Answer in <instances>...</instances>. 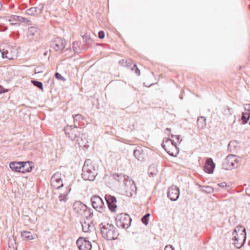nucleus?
I'll use <instances>...</instances> for the list:
<instances>
[{"instance_id":"dca6fc26","label":"nucleus","mask_w":250,"mask_h":250,"mask_svg":"<svg viewBox=\"0 0 250 250\" xmlns=\"http://www.w3.org/2000/svg\"><path fill=\"white\" fill-rule=\"evenodd\" d=\"M215 167V165L213 162L212 159L208 158L205 162L204 170L206 173L208 174H211L213 172Z\"/></svg>"},{"instance_id":"f257e3e1","label":"nucleus","mask_w":250,"mask_h":250,"mask_svg":"<svg viewBox=\"0 0 250 250\" xmlns=\"http://www.w3.org/2000/svg\"><path fill=\"white\" fill-rule=\"evenodd\" d=\"M98 166L92 160L85 161L82 168V177L84 180L93 181L98 174Z\"/></svg>"},{"instance_id":"7ed1b4c3","label":"nucleus","mask_w":250,"mask_h":250,"mask_svg":"<svg viewBox=\"0 0 250 250\" xmlns=\"http://www.w3.org/2000/svg\"><path fill=\"white\" fill-rule=\"evenodd\" d=\"M238 232H241L240 236L237 237L234 235L232 239L234 241L233 244L235 247L240 249L244 245L246 240V230L242 226H238L233 230L232 234H236Z\"/></svg>"},{"instance_id":"aec40b11","label":"nucleus","mask_w":250,"mask_h":250,"mask_svg":"<svg viewBox=\"0 0 250 250\" xmlns=\"http://www.w3.org/2000/svg\"><path fill=\"white\" fill-rule=\"evenodd\" d=\"M21 164L22 165V171H21L22 173L30 172L32 171L34 164L33 162L30 161L21 162Z\"/></svg>"},{"instance_id":"603ef678","label":"nucleus","mask_w":250,"mask_h":250,"mask_svg":"<svg viewBox=\"0 0 250 250\" xmlns=\"http://www.w3.org/2000/svg\"><path fill=\"white\" fill-rule=\"evenodd\" d=\"M150 174L152 176H153L154 175H155L156 174L155 173H152L151 172H150Z\"/></svg>"},{"instance_id":"9d476101","label":"nucleus","mask_w":250,"mask_h":250,"mask_svg":"<svg viewBox=\"0 0 250 250\" xmlns=\"http://www.w3.org/2000/svg\"><path fill=\"white\" fill-rule=\"evenodd\" d=\"M79 250H91L92 244L87 238L80 237L76 241Z\"/></svg>"},{"instance_id":"e433bc0d","label":"nucleus","mask_w":250,"mask_h":250,"mask_svg":"<svg viewBox=\"0 0 250 250\" xmlns=\"http://www.w3.org/2000/svg\"><path fill=\"white\" fill-rule=\"evenodd\" d=\"M19 16L17 15H11L8 20L9 22L19 21Z\"/></svg>"},{"instance_id":"412c9836","label":"nucleus","mask_w":250,"mask_h":250,"mask_svg":"<svg viewBox=\"0 0 250 250\" xmlns=\"http://www.w3.org/2000/svg\"><path fill=\"white\" fill-rule=\"evenodd\" d=\"M134 157L139 161H142L145 157V154L140 146H137L133 151Z\"/></svg>"},{"instance_id":"5701e85b","label":"nucleus","mask_w":250,"mask_h":250,"mask_svg":"<svg viewBox=\"0 0 250 250\" xmlns=\"http://www.w3.org/2000/svg\"><path fill=\"white\" fill-rule=\"evenodd\" d=\"M197 124L198 128L201 130L206 126V118L204 116H200L197 118Z\"/></svg>"},{"instance_id":"39448f33","label":"nucleus","mask_w":250,"mask_h":250,"mask_svg":"<svg viewBox=\"0 0 250 250\" xmlns=\"http://www.w3.org/2000/svg\"><path fill=\"white\" fill-rule=\"evenodd\" d=\"M83 130L82 128L78 127V125L76 124L73 125H67L64 128L66 136L72 141H74L78 135H82Z\"/></svg>"},{"instance_id":"4be33fe9","label":"nucleus","mask_w":250,"mask_h":250,"mask_svg":"<svg viewBox=\"0 0 250 250\" xmlns=\"http://www.w3.org/2000/svg\"><path fill=\"white\" fill-rule=\"evenodd\" d=\"M9 167L12 171L21 173L22 165L21 162H12L9 164Z\"/></svg>"},{"instance_id":"2eb2a0df","label":"nucleus","mask_w":250,"mask_h":250,"mask_svg":"<svg viewBox=\"0 0 250 250\" xmlns=\"http://www.w3.org/2000/svg\"><path fill=\"white\" fill-rule=\"evenodd\" d=\"M241 120L243 125L246 124L250 120V104H246L244 107V110L242 111Z\"/></svg>"},{"instance_id":"b1692460","label":"nucleus","mask_w":250,"mask_h":250,"mask_svg":"<svg viewBox=\"0 0 250 250\" xmlns=\"http://www.w3.org/2000/svg\"><path fill=\"white\" fill-rule=\"evenodd\" d=\"M71 188L69 186L65 188V190L63 193H62L59 196V200L60 201H63L64 202L67 201V196L70 193Z\"/></svg>"},{"instance_id":"0eeeda50","label":"nucleus","mask_w":250,"mask_h":250,"mask_svg":"<svg viewBox=\"0 0 250 250\" xmlns=\"http://www.w3.org/2000/svg\"><path fill=\"white\" fill-rule=\"evenodd\" d=\"M239 157L233 154L229 155L224 161L222 167L226 170H230L238 167L237 164L239 162Z\"/></svg>"},{"instance_id":"c03bdc74","label":"nucleus","mask_w":250,"mask_h":250,"mask_svg":"<svg viewBox=\"0 0 250 250\" xmlns=\"http://www.w3.org/2000/svg\"><path fill=\"white\" fill-rule=\"evenodd\" d=\"M89 45H88L85 43L82 45H81V48H82V52L84 51L89 47Z\"/></svg>"},{"instance_id":"2f4dec72","label":"nucleus","mask_w":250,"mask_h":250,"mask_svg":"<svg viewBox=\"0 0 250 250\" xmlns=\"http://www.w3.org/2000/svg\"><path fill=\"white\" fill-rule=\"evenodd\" d=\"M150 216V214L149 213H146L145 215H144L142 219V223L146 226L148 224L149 222V217Z\"/></svg>"},{"instance_id":"6e6d98bb","label":"nucleus","mask_w":250,"mask_h":250,"mask_svg":"<svg viewBox=\"0 0 250 250\" xmlns=\"http://www.w3.org/2000/svg\"><path fill=\"white\" fill-rule=\"evenodd\" d=\"M16 24H17L16 23H11L12 25H16Z\"/></svg>"},{"instance_id":"393cba45","label":"nucleus","mask_w":250,"mask_h":250,"mask_svg":"<svg viewBox=\"0 0 250 250\" xmlns=\"http://www.w3.org/2000/svg\"><path fill=\"white\" fill-rule=\"evenodd\" d=\"M27 34L29 37H34L40 34L39 29L35 26L30 27L27 31Z\"/></svg>"},{"instance_id":"bb28decb","label":"nucleus","mask_w":250,"mask_h":250,"mask_svg":"<svg viewBox=\"0 0 250 250\" xmlns=\"http://www.w3.org/2000/svg\"><path fill=\"white\" fill-rule=\"evenodd\" d=\"M238 145V143L235 141H230L228 145V150H229L230 152L234 151Z\"/></svg>"},{"instance_id":"f3484780","label":"nucleus","mask_w":250,"mask_h":250,"mask_svg":"<svg viewBox=\"0 0 250 250\" xmlns=\"http://www.w3.org/2000/svg\"><path fill=\"white\" fill-rule=\"evenodd\" d=\"M87 207L80 202H76L73 205V209L74 211L80 215H82Z\"/></svg>"},{"instance_id":"de8ad7c7","label":"nucleus","mask_w":250,"mask_h":250,"mask_svg":"<svg viewBox=\"0 0 250 250\" xmlns=\"http://www.w3.org/2000/svg\"><path fill=\"white\" fill-rule=\"evenodd\" d=\"M7 92V90L3 88V87L0 85V94L2 93H4Z\"/></svg>"},{"instance_id":"3c124183","label":"nucleus","mask_w":250,"mask_h":250,"mask_svg":"<svg viewBox=\"0 0 250 250\" xmlns=\"http://www.w3.org/2000/svg\"><path fill=\"white\" fill-rule=\"evenodd\" d=\"M167 153L170 155V156H174V154H173V153H170L168 151H167Z\"/></svg>"},{"instance_id":"a18cd8bd","label":"nucleus","mask_w":250,"mask_h":250,"mask_svg":"<svg viewBox=\"0 0 250 250\" xmlns=\"http://www.w3.org/2000/svg\"><path fill=\"white\" fill-rule=\"evenodd\" d=\"M171 137L173 138L175 137L176 139L177 140V141L179 142V143H180L182 141V139H180V135H171Z\"/></svg>"},{"instance_id":"c756f323","label":"nucleus","mask_w":250,"mask_h":250,"mask_svg":"<svg viewBox=\"0 0 250 250\" xmlns=\"http://www.w3.org/2000/svg\"><path fill=\"white\" fill-rule=\"evenodd\" d=\"M21 236L29 240H33L34 239L31 232L30 231H24L21 232Z\"/></svg>"},{"instance_id":"72a5a7b5","label":"nucleus","mask_w":250,"mask_h":250,"mask_svg":"<svg viewBox=\"0 0 250 250\" xmlns=\"http://www.w3.org/2000/svg\"><path fill=\"white\" fill-rule=\"evenodd\" d=\"M82 37L84 42L86 43V44L89 45L91 42L92 41V39L90 36V35L86 33Z\"/></svg>"},{"instance_id":"ddd939ff","label":"nucleus","mask_w":250,"mask_h":250,"mask_svg":"<svg viewBox=\"0 0 250 250\" xmlns=\"http://www.w3.org/2000/svg\"><path fill=\"white\" fill-rule=\"evenodd\" d=\"M180 195V190L179 188L176 186H172L169 188L167 192V197L172 201H175L178 200Z\"/></svg>"},{"instance_id":"f8f14e48","label":"nucleus","mask_w":250,"mask_h":250,"mask_svg":"<svg viewBox=\"0 0 250 250\" xmlns=\"http://www.w3.org/2000/svg\"><path fill=\"white\" fill-rule=\"evenodd\" d=\"M104 199L106 202L109 209L111 212H115L117 208L116 204L117 199L116 197L109 194H106L104 196Z\"/></svg>"},{"instance_id":"8fccbe9b","label":"nucleus","mask_w":250,"mask_h":250,"mask_svg":"<svg viewBox=\"0 0 250 250\" xmlns=\"http://www.w3.org/2000/svg\"><path fill=\"white\" fill-rule=\"evenodd\" d=\"M164 140H165V139H164L163 142H164ZM161 145H162V146L165 149V150L167 151V150L165 148V145H164V143H163Z\"/></svg>"},{"instance_id":"5fc2aeb1","label":"nucleus","mask_w":250,"mask_h":250,"mask_svg":"<svg viewBox=\"0 0 250 250\" xmlns=\"http://www.w3.org/2000/svg\"><path fill=\"white\" fill-rule=\"evenodd\" d=\"M131 60L128 61V62L127 63H128V64H130V63H131Z\"/></svg>"},{"instance_id":"f03ea898","label":"nucleus","mask_w":250,"mask_h":250,"mask_svg":"<svg viewBox=\"0 0 250 250\" xmlns=\"http://www.w3.org/2000/svg\"><path fill=\"white\" fill-rule=\"evenodd\" d=\"M103 237L107 240H113L117 238L119 233L115 227L111 224L101 223L99 225Z\"/></svg>"},{"instance_id":"ea45409f","label":"nucleus","mask_w":250,"mask_h":250,"mask_svg":"<svg viewBox=\"0 0 250 250\" xmlns=\"http://www.w3.org/2000/svg\"><path fill=\"white\" fill-rule=\"evenodd\" d=\"M43 68L42 67H37L35 69V74H38L43 72Z\"/></svg>"},{"instance_id":"9b49d317","label":"nucleus","mask_w":250,"mask_h":250,"mask_svg":"<svg viewBox=\"0 0 250 250\" xmlns=\"http://www.w3.org/2000/svg\"><path fill=\"white\" fill-rule=\"evenodd\" d=\"M50 182L52 187L56 189H59L63 187V184L60 173L57 172L53 174L51 177Z\"/></svg>"},{"instance_id":"79ce46f5","label":"nucleus","mask_w":250,"mask_h":250,"mask_svg":"<svg viewBox=\"0 0 250 250\" xmlns=\"http://www.w3.org/2000/svg\"><path fill=\"white\" fill-rule=\"evenodd\" d=\"M218 186L221 188H229V186H228L226 182H222L218 184Z\"/></svg>"},{"instance_id":"864d4df0","label":"nucleus","mask_w":250,"mask_h":250,"mask_svg":"<svg viewBox=\"0 0 250 250\" xmlns=\"http://www.w3.org/2000/svg\"><path fill=\"white\" fill-rule=\"evenodd\" d=\"M166 130H167V131H170V129L169 128H166Z\"/></svg>"},{"instance_id":"09e8293b","label":"nucleus","mask_w":250,"mask_h":250,"mask_svg":"<svg viewBox=\"0 0 250 250\" xmlns=\"http://www.w3.org/2000/svg\"><path fill=\"white\" fill-rule=\"evenodd\" d=\"M246 193L248 195L250 196V189H246Z\"/></svg>"},{"instance_id":"6e6552de","label":"nucleus","mask_w":250,"mask_h":250,"mask_svg":"<svg viewBox=\"0 0 250 250\" xmlns=\"http://www.w3.org/2000/svg\"><path fill=\"white\" fill-rule=\"evenodd\" d=\"M0 52L3 58L13 60L16 57V51L10 45L5 44L0 46Z\"/></svg>"},{"instance_id":"7c9ffc66","label":"nucleus","mask_w":250,"mask_h":250,"mask_svg":"<svg viewBox=\"0 0 250 250\" xmlns=\"http://www.w3.org/2000/svg\"><path fill=\"white\" fill-rule=\"evenodd\" d=\"M93 212H91L90 209L87 207L82 216L88 219L91 218Z\"/></svg>"},{"instance_id":"c85d7f7f","label":"nucleus","mask_w":250,"mask_h":250,"mask_svg":"<svg viewBox=\"0 0 250 250\" xmlns=\"http://www.w3.org/2000/svg\"><path fill=\"white\" fill-rule=\"evenodd\" d=\"M73 120H74V125H75V124L78 125V126H79V122L82 121L83 119V116L80 114H78L75 115H73Z\"/></svg>"},{"instance_id":"a211bd4d","label":"nucleus","mask_w":250,"mask_h":250,"mask_svg":"<svg viewBox=\"0 0 250 250\" xmlns=\"http://www.w3.org/2000/svg\"><path fill=\"white\" fill-rule=\"evenodd\" d=\"M43 9V6L42 5H39L38 7H33L28 9L26 11V13L30 16H34L41 13Z\"/></svg>"},{"instance_id":"423d86ee","label":"nucleus","mask_w":250,"mask_h":250,"mask_svg":"<svg viewBox=\"0 0 250 250\" xmlns=\"http://www.w3.org/2000/svg\"><path fill=\"white\" fill-rule=\"evenodd\" d=\"M131 221V217L126 213H120L116 218L117 226L124 229H126L130 226Z\"/></svg>"},{"instance_id":"4c0bfd02","label":"nucleus","mask_w":250,"mask_h":250,"mask_svg":"<svg viewBox=\"0 0 250 250\" xmlns=\"http://www.w3.org/2000/svg\"><path fill=\"white\" fill-rule=\"evenodd\" d=\"M132 70H134L135 73L138 76H139L140 75V70L139 69L136 64H134L133 67L132 68Z\"/></svg>"},{"instance_id":"1a4fd4ad","label":"nucleus","mask_w":250,"mask_h":250,"mask_svg":"<svg viewBox=\"0 0 250 250\" xmlns=\"http://www.w3.org/2000/svg\"><path fill=\"white\" fill-rule=\"evenodd\" d=\"M91 205L94 208L99 212H103L105 208L103 199L98 195H94L91 198Z\"/></svg>"},{"instance_id":"20e7f679","label":"nucleus","mask_w":250,"mask_h":250,"mask_svg":"<svg viewBox=\"0 0 250 250\" xmlns=\"http://www.w3.org/2000/svg\"><path fill=\"white\" fill-rule=\"evenodd\" d=\"M113 177L114 179L119 182H123L125 186L126 187L125 190L126 191H130V193H131V192H135L136 191L137 188L134 181L128 180H126V179L129 178L128 176L121 174H113Z\"/></svg>"},{"instance_id":"37998d69","label":"nucleus","mask_w":250,"mask_h":250,"mask_svg":"<svg viewBox=\"0 0 250 250\" xmlns=\"http://www.w3.org/2000/svg\"><path fill=\"white\" fill-rule=\"evenodd\" d=\"M165 139L166 140V142L167 143L170 142L172 146H176V143L174 142V140H171V139H170L169 138H166Z\"/></svg>"},{"instance_id":"473e14b6","label":"nucleus","mask_w":250,"mask_h":250,"mask_svg":"<svg viewBox=\"0 0 250 250\" xmlns=\"http://www.w3.org/2000/svg\"><path fill=\"white\" fill-rule=\"evenodd\" d=\"M31 83L34 86L39 88L40 89L42 90L43 91V84L42 82L37 80H31Z\"/></svg>"},{"instance_id":"58836bf2","label":"nucleus","mask_w":250,"mask_h":250,"mask_svg":"<svg viewBox=\"0 0 250 250\" xmlns=\"http://www.w3.org/2000/svg\"><path fill=\"white\" fill-rule=\"evenodd\" d=\"M55 76L57 80H65L64 77L63 76H62V75L58 72L55 73Z\"/></svg>"},{"instance_id":"a19ab883","label":"nucleus","mask_w":250,"mask_h":250,"mask_svg":"<svg viewBox=\"0 0 250 250\" xmlns=\"http://www.w3.org/2000/svg\"><path fill=\"white\" fill-rule=\"evenodd\" d=\"M105 37L104 32L103 31H100L98 33V37L100 39H103Z\"/></svg>"},{"instance_id":"cd10ccee","label":"nucleus","mask_w":250,"mask_h":250,"mask_svg":"<svg viewBox=\"0 0 250 250\" xmlns=\"http://www.w3.org/2000/svg\"><path fill=\"white\" fill-rule=\"evenodd\" d=\"M199 186L200 188H201V190L203 192L207 193H211L214 191L213 188L210 186H202L200 185Z\"/></svg>"},{"instance_id":"49530a36","label":"nucleus","mask_w":250,"mask_h":250,"mask_svg":"<svg viewBox=\"0 0 250 250\" xmlns=\"http://www.w3.org/2000/svg\"><path fill=\"white\" fill-rule=\"evenodd\" d=\"M164 250H175V249L172 245H167Z\"/></svg>"},{"instance_id":"4468645a","label":"nucleus","mask_w":250,"mask_h":250,"mask_svg":"<svg viewBox=\"0 0 250 250\" xmlns=\"http://www.w3.org/2000/svg\"><path fill=\"white\" fill-rule=\"evenodd\" d=\"M66 42L62 39L57 38L51 44V46L54 48L55 51H62L65 46Z\"/></svg>"},{"instance_id":"a878e982","label":"nucleus","mask_w":250,"mask_h":250,"mask_svg":"<svg viewBox=\"0 0 250 250\" xmlns=\"http://www.w3.org/2000/svg\"><path fill=\"white\" fill-rule=\"evenodd\" d=\"M81 42L75 41L73 42L72 47L75 54H80L82 52V48H81Z\"/></svg>"},{"instance_id":"c9c22d12","label":"nucleus","mask_w":250,"mask_h":250,"mask_svg":"<svg viewBox=\"0 0 250 250\" xmlns=\"http://www.w3.org/2000/svg\"><path fill=\"white\" fill-rule=\"evenodd\" d=\"M19 19H20V20H19L20 22L27 23L28 24H31V21L27 18L19 16Z\"/></svg>"},{"instance_id":"f704fd0d","label":"nucleus","mask_w":250,"mask_h":250,"mask_svg":"<svg viewBox=\"0 0 250 250\" xmlns=\"http://www.w3.org/2000/svg\"><path fill=\"white\" fill-rule=\"evenodd\" d=\"M82 227L83 231L86 232L90 231V225L89 223L87 224L86 222L82 223Z\"/></svg>"},{"instance_id":"6ab92c4d","label":"nucleus","mask_w":250,"mask_h":250,"mask_svg":"<svg viewBox=\"0 0 250 250\" xmlns=\"http://www.w3.org/2000/svg\"><path fill=\"white\" fill-rule=\"evenodd\" d=\"M78 137H76L74 141L76 144L79 145V147H85L86 146V143H88L86 139H85L84 135L82 132V135L78 136Z\"/></svg>"}]
</instances>
